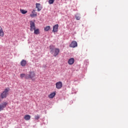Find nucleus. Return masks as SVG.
<instances>
[{"label": "nucleus", "mask_w": 128, "mask_h": 128, "mask_svg": "<svg viewBox=\"0 0 128 128\" xmlns=\"http://www.w3.org/2000/svg\"><path fill=\"white\" fill-rule=\"evenodd\" d=\"M30 30L34 32V34H40V29H36V24L32 21H30Z\"/></svg>", "instance_id": "1"}, {"label": "nucleus", "mask_w": 128, "mask_h": 128, "mask_svg": "<svg viewBox=\"0 0 128 128\" xmlns=\"http://www.w3.org/2000/svg\"><path fill=\"white\" fill-rule=\"evenodd\" d=\"M50 52L53 54L54 56H56L60 54V49L58 48H55L54 46H50Z\"/></svg>", "instance_id": "2"}, {"label": "nucleus", "mask_w": 128, "mask_h": 128, "mask_svg": "<svg viewBox=\"0 0 128 128\" xmlns=\"http://www.w3.org/2000/svg\"><path fill=\"white\" fill-rule=\"evenodd\" d=\"M8 92H10V88H6L4 91L1 94V98H6L8 95Z\"/></svg>", "instance_id": "3"}, {"label": "nucleus", "mask_w": 128, "mask_h": 128, "mask_svg": "<svg viewBox=\"0 0 128 128\" xmlns=\"http://www.w3.org/2000/svg\"><path fill=\"white\" fill-rule=\"evenodd\" d=\"M34 76H36V73H34V72L32 71L29 72V74H27L26 78V80H28V78H31V80H32Z\"/></svg>", "instance_id": "4"}, {"label": "nucleus", "mask_w": 128, "mask_h": 128, "mask_svg": "<svg viewBox=\"0 0 128 128\" xmlns=\"http://www.w3.org/2000/svg\"><path fill=\"white\" fill-rule=\"evenodd\" d=\"M76 46H78V42H76L75 40H73L70 44V48H76Z\"/></svg>", "instance_id": "5"}, {"label": "nucleus", "mask_w": 128, "mask_h": 128, "mask_svg": "<svg viewBox=\"0 0 128 128\" xmlns=\"http://www.w3.org/2000/svg\"><path fill=\"white\" fill-rule=\"evenodd\" d=\"M56 88L58 90H60V88H62V82H57L56 84Z\"/></svg>", "instance_id": "6"}, {"label": "nucleus", "mask_w": 128, "mask_h": 128, "mask_svg": "<svg viewBox=\"0 0 128 128\" xmlns=\"http://www.w3.org/2000/svg\"><path fill=\"white\" fill-rule=\"evenodd\" d=\"M8 105V102H4L3 104L1 105H0V112L4 110V108L6 106Z\"/></svg>", "instance_id": "7"}, {"label": "nucleus", "mask_w": 128, "mask_h": 128, "mask_svg": "<svg viewBox=\"0 0 128 128\" xmlns=\"http://www.w3.org/2000/svg\"><path fill=\"white\" fill-rule=\"evenodd\" d=\"M37 16L38 13L36 12V10H32V14H30V16H31V18H34L36 16Z\"/></svg>", "instance_id": "8"}, {"label": "nucleus", "mask_w": 128, "mask_h": 128, "mask_svg": "<svg viewBox=\"0 0 128 128\" xmlns=\"http://www.w3.org/2000/svg\"><path fill=\"white\" fill-rule=\"evenodd\" d=\"M36 8H38V12H40V10H42V8L40 4L38 3H36Z\"/></svg>", "instance_id": "9"}, {"label": "nucleus", "mask_w": 128, "mask_h": 128, "mask_svg": "<svg viewBox=\"0 0 128 128\" xmlns=\"http://www.w3.org/2000/svg\"><path fill=\"white\" fill-rule=\"evenodd\" d=\"M58 24H56L54 25L53 27L52 32H58Z\"/></svg>", "instance_id": "10"}, {"label": "nucleus", "mask_w": 128, "mask_h": 128, "mask_svg": "<svg viewBox=\"0 0 128 128\" xmlns=\"http://www.w3.org/2000/svg\"><path fill=\"white\" fill-rule=\"evenodd\" d=\"M74 58H71L68 60V64H70V65L74 64Z\"/></svg>", "instance_id": "11"}, {"label": "nucleus", "mask_w": 128, "mask_h": 128, "mask_svg": "<svg viewBox=\"0 0 128 128\" xmlns=\"http://www.w3.org/2000/svg\"><path fill=\"white\" fill-rule=\"evenodd\" d=\"M56 96V92H53L48 96L49 98H54Z\"/></svg>", "instance_id": "12"}, {"label": "nucleus", "mask_w": 128, "mask_h": 128, "mask_svg": "<svg viewBox=\"0 0 128 128\" xmlns=\"http://www.w3.org/2000/svg\"><path fill=\"white\" fill-rule=\"evenodd\" d=\"M4 36V30L2 29V28L0 26V36Z\"/></svg>", "instance_id": "13"}, {"label": "nucleus", "mask_w": 128, "mask_h": 128, "mask_svg": "<svg viewBox=\"0 0 128 128\" xmlns=\"http://www.w3.org/2000/svg\"><path fill=\"white\" fill-rule=\"evenodd\" d=\"M26 61L24 60H22L20 62V65L22 66H26Z\"/></svg>", "instance_id": "14"}, {"label": "nucleus", "mask_w": 128, "mask_h": 128, "mask_svg": "<svg viewBox=\"0 0 128 128\" xmlns=\"http://www.w3.org/2000/svg\"><path fill=\"white\" fill-rule=\"evenodd\" d=\"M24 118L25 120H30V116L26 114L24 116Z\"/></svg>", "instance_id": "15"}, {"label": "nucleus", "mask_w": 128, "mask_h": 128, "mask_svg": "<svg viewBox=\"0 0 128 128\" xmlns=\"http://www.w3.org/2000/svg\"><path fill=\"white\" fill-rule=\"evenodd\" d=\"M20 12L22 13V14H26L28 13V11L27 10H22V9H20Z\"/></svg>", "instance_id": "16"}, {"label": "nucleus", "mask_w": 128, "mask_h": 128, "mask_svg": "<svg viewBox=\"0 0 128 128\" xmlns=\"http://www.w3.org/2000/svg\"><path fill=\"white\" fill-rule=\"evenodd\" d=\"M50 30V26H46L44 28V30H45V32H48V30Z\"/></svg>", "instance_id": "17"}, {"label": "nucleus", "mask_w": 128, "mask_h": 128, "mask_svg": "<svg viewBox=\"0 0 128 128\" xmlns=\"http://www.w3.org/2000/svg\"><path fill=\"white\" fill-rule=\"evenodd\" d=\"M26 76H28V74H20V77L21 78H26Z\"/></svg>", "instance_id": "18"}, {"label": "nucleus", "mask_w": 128, "mask_h": 128, "mask_svg": "<svg viewBox=\"0 0 128 128\" xmlns=\"http://www.w3.org/2000/svg\"><path fill=\"white\" fill-rule=\"evenodd\" d=\"M76 19L77 20H80V16L79 14H77L76 16Z\"/></svg>", "instance_id": "19"}, {"label": "nucleus", "mask_w": 128, "mask_h": 128, "mask_svg": "<svg viewBox=\"0 0 128 128\" xmlns=\"http://www.w3.org/2000/svg\"><path fill=\"white\" fill-rule=\"evenodd\" d=\"M48 2L49 4H52L54 2V0H48Z\"/></svg>", "instance_id": "20"}, {"label": "nucleus", "mask_w": 128, "mask_h": 128, "mask_svg": "<svg viewBox=\"0 0 128 128\" xmlns=\"http://www.w3.org/2000/svg\"><path fill=\"white\" fill-rule=\"evenodd\" d=\"M34 118H35V120H40V115L38 114L35 116Z\"/></svg>", "instance_id": "21"}]
</instances>
